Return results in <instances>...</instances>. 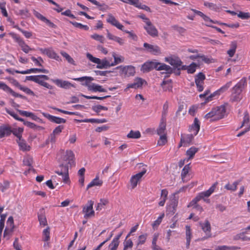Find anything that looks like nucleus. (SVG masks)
Instances as JSON below:
<instances>
[{
    "label": "nucleus",
    "mask_w": 250,
    "mask_h": 250,
    "mask_svg": "<svg viewBox=\"0 0 250 250\" xmlns=\"http://www.w3.org/2000/svg\"><path fill=\"white\" fill-rule=\"evenodd\" d=\"M166 61L175 67L178 68L182 65V62L180 59L176 57L166 58Z\"/></svg>",
    "instance_id": "obj_18"
},
{
    "label": "nucleus",
    "mask_w": 250,
    "mask_h": 250,
    "mask_svg": "<svg viewBox=\"0 0 250 250\" xmlns=\"http://www.w3.org/2000/svg\"><path fill=\"white\" fill-rule=\"evenodd\" d=\"M15 72L17 73L22 74H29L31 73H37V72H42L44 73H48L49 71L45 69H39V68H31L29 69H27L25 71H19L16 70Z\"/></svg>",
    "instance_id": "obj_26"
},
{
    "label": "nucleus",
    "mask_w": 250,
    "mask_h": 250,
    "mask_svg": "<svg viewBox=\"0 0 250 250\" xmlns=\"http://www.w3.org/2000/svg\"><path fill=\"white\" fill-rule=\"evenodd\" d=\"M238 184H239V182L235 181V182H233L232 185H230L229 183L227 184L225 186V188L228 190H231L232 191H234L236 190Z\"/></svg>",
    "instance_id": "obj_49"
},
{
    "label": "nucleus",
    "mask_w": 250,
    "mask_h": 250,
    "mask_svg": "<svg viewBox=\"0 0 250 250\" xmlns=\"http://www.w3.org/2000/svg\"><path fill=\"white\" fill-rule=\"evenodd\" d=\"M34 15L39 19L41 20L42 21L44 22L47 25L51 27H54L55 25L53 23H52L49 20L47 19L45 17L41 14L40 13L36 11H34L33 12Z\"/></svg>",
    "instance_id": "obj_29"
},
{
    "label": "nucleus",
    "mask_w": 250,
    "mask_h": 250,
    "mask_svg": "<svg viewBox=\"0 0 250 250\" xmlns=\"http://www.w3.org/2000/svg\"><path fill=\"white\" fill-rule=\"evenodd\" d=\"M93 205L94 202L92 200H89L86 205L83 207V212L84 213L85 218H90L94 216L95 212L93 208Z\"/></svg>",
    "instance_id": "obj_10"
},
{
    "label": "nucleus",
    "mask_w": 250,
    "mask_h": 250,
    "mask_svg": "<svg viewBox=\"0 0 250 250\" xmlns=\"http://www.w3.org/2000/svg\"><path fill=\"white\" fill-rule=\"evenodd\" d=\"M91 38L100 42L101 43H104V38L102 35H98L97 34H93L91 36Z\"/></svg>",
    "instance_id": "obj_59"
},
{
    "label": "nucleus",
    "mask_w": 250,
    "mask_h": 250,
    "mask_svg": "<svg viewBox=\"0 0 250 250\" xmlns=\"http://www.w3.org/2000/svg\"><path fill=\"white\" fill-rule=\"evenodd\" d=\"M200 129V123L197 118H195L194 123L190 128V131L191 134L196 136Z\"/></svg>",
    "instance_id": "obj_31"
},
{
    "label": "nucleus",
    "mask_w": 250,
    "mask_h": 250,
    "mask_svg": "<svg viewBox=\"0 0 250 250\" xmlns=\"http://www.w3.org/2000/svg\"><path fill=\"white\" fill-rule=\"evenodd\" d=\"M155 69L159 71L165 70L167 73H170L172 71V68L169 66L157 62H155Z\"/></svg>",
    "instance_id": "obj_27"
},
{
    "label": "nucleus",
    "mask_w": 250,
    "mask_h": 250,
    "mask_svg": "<svg viewBox=\"0 0 250 250\" xmlns=\"http://www.w3.org/2000/svg\"><path fill=\"white\" fill-rule=\"evenodd\" d=\"M240 127H245V129L249 131L250 130V117L247 111L244 113L242 123Z\"/></svg>",
    "instance_id": "obj_23"
},
{
    "label": "nucleus",
    "mask_w": 250,
    "mask_h": 250,
    "mask_svg": "<svg viewBox=\"0 0 250 250\" xmlns=\"http://www.w3.org/2000/svg\"><path fill=\"white\" fill-rule=\"evenodd\" d=\"M237 16L242 19H248L250 18V14L248 12L240 11L237 14Z\"/></svg>",
    "instance_id": "obj_63"
},
{
    "label": "nucleus",
    "mask_w": 250,
    "mask_h": 250,
    "mask_svg": "<svg viewBox=\"0 0 250 250\" xmlns=\"http://www.w3.org/2000/svg\"><path fill=\"white\" fill-rule=\"evenodd\" d=\"M23 131V128L21 127H19L18 128L14 129L11 130V132L13 133L18 138V140H20L22 138V133Z\"/></svg>",
    "instance_id": "obj_44"
},
{
    "label": "nucleus",
    "mask_w": 250,
    "mask_h": 250,
    "mask_svg": "<svg viewBox=\"0 0 250 250\" xmlns=\"http://www.w3.org/2000/svg\"><path fill=\"white\" fill-rule=\"evenodd\" d=\"M17 142L20 150L23 151H29L30 150V146L27 145L25 141L23 139L21 138L20 140H17Z\"/></svg>",
    "instance_id": "obj_34"
},
{
    "label": "nucleus",
    "mask_w": 250,
    "mask_h": 250,
    "mask_svg": "<svg viewBox=\"0 0 250 250\" xmlns=\"http://www.w3.org/2000/svg\"><path fill=\"white\" fill-rule=\"evenodd\" d=\"M61 54L69 63L75 65V61L69 54L64 51H61Z\"/></svg>",
    "instance_id": "obj_50"
},
{
    "label": "nucleus",
    "mask_w": 250,
    "mask_h": 250,
    "mask_svg": "<svg viewBox=\"0 0 250 250\" xmlns=\"http://www.w3.org/2000/svg\"><path fill=\"white\" fill-rule=\"evenodd\" d=\"M106 21L108 22L115 26L119 29L124 31V26L121 24L112 15L109 14L108 15V18Z\"/></svg>",
    "instance_id": "obj_19"
},
{
    "label": "nucleus",
    "mask_w": 250,
    "mask_h": 250,
    "mask_svg": "<svg viewBox=\"0 0 250 250\" xmlns=\"http://www.w3.org/2000/svg\"><path fill=\"white\" fill-rule=\"evenodd\" d=\"M217 185V183H215L208 190L199 193L198 196L200 199L209 197L214 191Z\"/></svg>",
    "instance_id": "obj_20"
},
{
    "label": "nucleus",
    "mask_w": 250,
    "mask_h": 250,
    "mask_svg": "<svg viewBox=\"0 0 250 250\" xmlns=\"http://www.w3.org/2000/svg\"><path fill=\"white\" fill-rule=\"evenodd\" d=\"M31 59L37 66H42V63L43 62V60L41 57H39L38 58L32 57Z\"/></svg>",
    "instance_id": "obj_58"
},
{
    "label": "nucleus",
    "mask_w": 250,
    "mask_h": 250,
    "mask_svg": "<svg viewBox=\"0 0 250 250\" xmlns=\"http://www.w3.org/2000/svg\"><path fill=\"white\" fill-rule=\"evenodd\" d=\"M87 58L92 62L97 64V68L99 69L106 68L112 66L110 60L105 58L102 60L93 57L91 54L87 53Z\"/></svg>",
    "instance_id": "obj_4"
},
{
    "label": "nucleus",
    "mask_w": 250,
    "mask_h": 250,
    "mask_svg": "<svg viewBox=\"0 0 250 250\" xmlns=\"http://www.w3.org/2000/svg\"><path fill=\"white\" fill-rule=\"evenodd\" d=\"M201 226L203 230L206 233L207 236L201 239L202 240L207 239L211 236L210 226L208 221H207L204 223H201Z\"/></svg>",
    "instance_id": "obj_25"
},
{
    "label": "nucleus",
    "mask_w": 250,
    "mask_h": 250,
    "mask_svg": "<svg viewBox=\"0 0 250 250\" xmlns=\"http://www.w3.org/2000/svg\"><path fill=\"white\" fill-rule=\"evenodd\" d=\"M42 114L45 117L47 118L48 120L56 124H60L62 123H65L66 122V120L63 118L55 117L43 112L42 113Z\"/></svg>",
    "instance_id": "obj_24"
},
{
    "label": "nucleus",
    "mask_w": 250,
    "mask_h": 250,
    "mask_svg": "<svg viewBox=\"0 0 250 250\" xmlns=\"http://www.w3.org/2000/svg\"><path fill=\"white\" fill-rule=\"evenodd\" d=\"M74 80L79 82H85L83 85H85L87 87L88 90L93 91L94 92H106V90L102 87V86L98 85L94 83H90V82L93 81L94 79L91 77H82L78 78L73 79Z\"/></svg>",
    "instance_id": "obj_3"
},
{
    "label": "nucleus",
    "mask_w": 250,
    "mask_h": 250,
    "mask_svg": "<svg viewBox=\"0 0 250 250\" xmlns=\"http://www.w3.org/2000/svg\"><path fill=\"white\" fill-rule=\"evenodd\" d=\"M11 132L9 126L0 127V138H3L5 135H9Z\"/></svg>",
    "instance_id": "obj_39"
},
{
    "label": "nucleus",
    "mask_w": 250,
    "mask_h": 250,
    "mask_svg": "<svg viewBox=\"0 0 250 250\" xmlns=\"http://www.w3.org/2000/svg\"><path fill=\"white\" fill-rule=\"evenodd\" d=\"M198 148L194 146L191 147L189 149H188L187 151L186 154L188 158L187 160L188 161L189 159L193 158L195 154L198 151Z\"/></svg>",
    "instance_id": "obj_40"
},
{
    "label": "nucleus",
    "mask_w": 250,
    "mask_h": 250,
    "mask_svg": "<svg viewBox=\"0 0 250 250\" xmlns=\"http://www.w3.org/2000/svg\"><path fill=\"white\" fill-rule=\"evenodd\" d=\"M120 70V74L124 77L133 76L135 73V68L132 66H118L116 68Z\"/></svg>",
    "instance_id": "obj_9"
},
{
    "label": "nucleus",
    "mask_w": 250,
    "mask_h": 250,
    "mask_svg": "<svg viewBox=\"0 0 250 250\" xmlns=\"http://www.w3.org/2000/svg\"><path fill=\"white\" fill-rule=\"evenodd\" d=\"M14 228V220L12 216H10L7 221V226L4 231L3 236L9 239Z\"/></svg>",
    "instance_id": "obj_11"
},
{
    "label": "nucleus",
    "mask_w": 250,
    "mask_h": 250,
    "mask_svg": "<svg viewBox=\"0 0 250 250\" xmlns=\"http://www.w3.org/2000/svg\"><path fill=\"white\" fill-rule=\"evenodd\" d=\"M92 110L96 112L97 113L99 114L101 110H107L108 108L106 106H104L101 105H97L92 106Z\"/></svg>",
    "instance_id": "obj_51"
},
{
    "label": "nucleus",
    "mask_w": 250,
    "mask_h": 250,
    "mask_svg": "<svg viewBox=\"0 0 250 250\" xmlns=\"http://www.w3.org/2000/svg\"><path fill=\"white\" fill-rule=\"evenodd\" d=\"M103 181L100 179L98 176L92 180L91 182L87 185V189L94 187H101L103 184Z\"/></svg>",
    "instance_id": "obj_36"
},
{
    "label": "nucleus",
    "mask_w": 250,
    "mask_h": 250,
    "mask_svg": "<svg viewBox=\"0 0 250 250\" xmlns=\"http://www.w3.org/2000/svg\"><path fill=\"white\" fill-rule=\"evenodd\" d=\"M128 138L138 139L141 137V133L139 131L131 130L127 135Z\"/></svg>",
    "instance_id": "obj_42"
},
{
    "label": "nucleus",
    "mask_w": 250,
    "mask_h": 250,
    "mask_svg": "<svg viewBox=\"0 0 250 250\" xmlns=\"http://www.w3.org/2000/svg\"><path fill=\"white\" fill-rule=\"evenodd\" d=\"M10 35L11 36L12 38L14 39L15 41L19 44V45L21 48L22 50L24 53H28L33 49L30 48L27 44H26L24 41L16 34L11 33L10 34Z\"/></svg>",
    "instance_id": "obj_7"
},
{
    "label": "nucleus",
    "mask_w": 250,
    "mask_h": 250,
    "mask_svg": "<svg viewBox=\"0 0 250 250\" xmlns=\"http://www.w3.org/2000/svg\"><path fill=\"white\" fill-rule=\"evenodd\" d=\"M189 164L187 165L184 167L181 173V177L182 179H184V178H185L187 174L188 173L189 171Z\"/></svg>",
    "instance_id": "obj_64"
},
{
    "label": "nucleus",
    "mask_w": 250,
    "mask_h": 250,
    "mask_svg": "<svg viewBox=\"0 0 250 250\" xmlns=\"http://www.w3.org/2000/svg\"><path fill=\"white\" fill-rule=\"evenodd\" d=\"M107 37L109 40L114 41L118 42L120 45H123L125 43V41L123 39L112 35L108 30H107Z\"/></svg>",
    "instance_id": "obj_32"
},
{
    "label": "nucleus",
    "mask_w": 250,
    "mask_h": 250,
    "mask_svg": "<svg viewBox=\"0 0 250 250\" xmlns=\"http://www.w3.org/2000/svg\"><path fill=\"white\" fill-rule=\"evenodd\" d=\"M17 14L23 17H28L29 16V11L27 9L19 10L17 12Z\"/></svg>",
    "instance_id": "obj_61"
},
{
    "label": "nucleus",
    "mask_w": 250,
    "mask_h": 250,
    "mask_svg": "<svg viewBox=\"0 0 250 250\" xmlns=\"http://www.w3.org/2000/svg\"><path fill=\"white\" fill-rule=\"evenodd\" d=\"M145 22L146 25L144 26V28L147 34L153 38L158 37V31L150 21L148 19H145Z\"/></svg>",
    "instance_id": "obj_6"
},
{
    "label": "nucleus",
    "mask_w": 250,
    "mask_h": 250,
    "mask_svg": "<svg viewBox=\"0 0 250 250\" xmlns=\"http://www.w3.org/2000/svg\"><path fill=\"white\" fill-rule=\"evenodd\" d=\"M108 203V200L106 199H101L100 202L98 203L96 207L97 210H101L104 206Z\"/></svg>",
    "instance_id": "obj_46"
},
{
    "label": "nucleus",
    "mask_w": 250,
    "mask_h": 250,
    "mask_svg": "<svg viewBox=\"0 0 250 250\" xmlns=\"http://www.w3.org/2000/svg\"><path fill=\"white\" fill-rule=\"evenodd\" d=\"M217 185V183H215L208 190L199 193L198 196L200 199L209 197L214 191Z\"/></svg>",
    "instance_id": "obj_22"
},
{
    "label": "nucleus",
    "mask_w": 250,
    "mask_h": 250,
    "mask_svg": "<svg viewBox=\"0 0 250 250\" xmlns=\"http://www.w3.org/2000/svg\"><path fill=\"white\" fill-rule=\"evenodd\" d=\"M237 42L235 41L232 42L230 45V49L228 51L227 53L230 57H232L235 52L237 48Z\"/></svg>",
    "instance_id": "obj_38"
},
{
    "label": "nucleus",
    "mask_w": 250,
    "mask_h": 250,
    "mask_svg": "<svg viewBox=\"0 0 250 250\" xmlns=\"http://www.w3.org/2000/svg\"><path fill=\"white\" fill-rule=\"evenodd\" d=\"M197 66V65L195 63H192L189 66L184 67L185 69H187L188 73H193L195 71Z\"/></svg>",
    "instance_id": "obj_54"
},
{
    "label": "nucleus",
    "mask_w": 250,
    "mask_h": 250,
    "mask_svg": "<svg viewBox=\"0 0 250 250\" xmlns=\"http://www.w3.org/2000/svg\"><path fill=\"white\" fill-rule=\"evenodd\" d=\"M144 47L145 48L146 51L153 55H157L161 53V51L160 47L156 45L144 43Z\"/></svg>",
    "instance_id": "obj_14"
},
{
    "label": "nucleus",
    "mask_w": 250,
    "mask_h": 250,
    "mask_svg": "<svg viewBox=\"0 0 250 250\" xmlns=\"http://www.w3.org/2000/svg\"><path fill=\"white\" fill-rule=\"evenodd\" d=\"M124 249L123 250H127L128 249H131L133 247V243L130 239H125L123 243Z\"/></svg>",
    "instance_id": "obj_48"
},
{
    "label": "nucleus",
    "mask_w": 250,
    "mask_h": 250,
    "mask_svg": "<svg viewBox=\"0 0 250 250\" xmlns=\"http://www.w3.org/2000/svg\"><path fill=\"white\" fill-rule=\"evenodd\" d=\"M146 239V234H142L138 237L137 243L136 244L137 246L144 244Z\"/></svg>",
    "instance_id": "obj_56"
},
{
    "label": "nucleus",
    "mask_w": 250,
    "mask_h": 250,
    "mask_svg": "<svg viewBox=\"0 0 250 250\" xmlns=\"http://www.w3.org/2000/svg\"><path fill=\"white\" fill-rule=\"evenodd\" d=\"M26 80L33 81L41 84L42 80L40 79L39 75L37 76H30L26 77Z\"/></svg>",
    "instance_id": "obj_47"
},
{
    "label": "nucleus",
    "mask_w": 250,
    "mask_h": 250,
    "mask_svg": "<svg viewBox=\"0 0 250 250\" xmlns=\"http://www.w3.org/2000/svg\"><path fill=\"white\" fill-rule=\"evenodd\" d=\"M154 68L155 69V61L148 62L142 66L141 70L144 72H146Z\"/></svg>",
    "instance_id": "obj_28"
},
{
    "label": "nucleus",
    "mask_w": 250,
    "mask_h": 250,
    "mask_svg": "<svg viewBox=\"0 0 250 250\" xmlns=\"http://www.w3.org/2000/svg\"><path fill=\"white\" fill-rule=\"evenodd\" d=\"M217 185V183H215L208 190L199 193L198 196L200 199L209 197L214 191Z\"/></svg>",
    "instance_id": "obj_21"
},
{
    "label": "nucleus",
    "mask_w": 250,
    "mask_h": 250,
    "mask_svg": "<svg viewBox=\"0 0 250 250\" xmlns=\"http://www.w3.org/2000/svg\"><path fill=\"white\" fill-rule=\"evenodd\" d=\"M23 162L25 165L31 167L33 163V158L27 156L24 158Z\"/></svg>",
    "instance_id": "obj_62"
},
{
    "label": "nucleus",
    "mask_w": 250,
    "mask_h": 250,
    "mask_svg": "<svg viewBox=\"0 0 250 250\" xmlns=\"http://www.w3.org/2000/svg\"><path fill=\"white\" fill-rule=\"evenodd\" d=\"M55 172L60 175H62L63 181L67 183L69 180L68 166H64L61 171H56Z\"/></svg>",
    "instance_id": "obj_30"
},
{
    "label": "nucleus",
    "mask_w": 250,
    "mask_h": 250,
    "mask_svg": "<svg viewBox=\"0 0 250 250\" xmlns=\"http://www.w3.org/2000/svg\"><path fill=\"white\" fill-rule=\"evenodd\" d=\"M63 129V126L62 125H58L56 127L49 136L48 139L46 141V143H48L50 142L52 144H54L56 142L57 136L62 132Z\"/></svg>",
    "instance_id": "obj_12"
},
{
    "label": "nucleus",
    "mask_w": 250,
    "mask_h": 250,
    "mask_svg": "<svg viewBox=\"0 0 250 250\" xmlns=\"http://www.w3.org/2000/svg\"><path fill=\"white\" fill-rule=\"evenodd\" d=\"M48 57L55 59L57 61L60 60L59 56L51 48H49L46 55Z\"/></svg>",
    "instance_id": "obj_45"
},
{
    "label": "nucleus",
    "mask_w": 250,
    "mask_h": 250,
    "mask_svg": "<svg viewBox=\"0 0 250 250\" xmlns=\"http://www.w3.org/2000/svg\"><path fill=\"white\" fill-rule=\"evenodd\" d=\"M145 83H146L145 80L141 78H136L133 83H129L127 85L126 88L125 89V91H127L129 88L137 89L141 88Z\"/></svg>",
    "instance_id": "obj_13"
},
{
    "label": "nucleus",
    "mask_w": 250,
    "mask_h": 250,
    "mask_svg": "<svg viewBox=\"0 0 250 250\" xmlns=\"http://www.w3.org/2000/svg\"><path fill=\"white\" fill-rule=\"evenodd\" d=\"M194 135L192 134H184L181 136V143H184V146L189 144L192 141Z\"/></svg>",
    "instance_id": "obj_35"
},
{
    "label": "nucleus",
    "mask_w": 250,
    "mask_h": 250,
    "mask_svg": "<svg viewBox=\"0 0 250 250\" xmlns=\"http://www.w3.org/2000/svg\"><path fill=\"white\" fill-rule=\"evenodd\" d=\"M50 239V229L47 227L43 231V240L45 242H47Z\"/></svg>",
    "instance_id": "obj_53"
},
{
    "label": "nucleus",
    "mask_w": 250,
    "mask_h": 250,
    "mask_svg": "<svg viewBox=\"0 0 250 250\" xmlns=\"http://www.w3.org/2000/svg\"><path fill=\"white\" fill-rule=\"evenodd\" d=\"M62 160L63 163L60 166L62 167L64 166H68V167H71L75 165V155L71 150H67L64 152L62 156Z\"/></svg>",
    "instance_id": "obj_5"
},
{
    "label": "nucleus",
    "mask_w": 250,
    "mask_h": 250,
    "mask_svg": "<svg viewBox=\"0 0 250 250\" xmlns=\"http://www.w3.org/2000/svg\"><path fill=\"white\" fill-rule=\"evenodd\" d=\"M205 79V76L202 73H198L195 77V82L199 91L203 90V84Z\"/></svg>",
    "instance_id": "obj_17"
},
{
    "label": "nucleus",
    "mask_w": 250,
    "mask_h": 250,
    "mask_svg": "<svg viewBox=\"0 0 250 250\" xmlns=\"http://www.w3.org/2000/svg\"><path fill=\"white\" fill-rule=\"evenodd\" d=\"M129 4L133 5L140 9H144L147 11H150L149 7L146 6V5H142L139 2L138 0H131Z\"/></svg>",
    "instance_id": "obj_37"
},
{
    "label": "nucleus",
    "mask_w": 250,
    "mask_h": 250,
    "mask_svg": "<svg viewBox=\"0 0 250 250\" xmlns=\"http://www.w3.org/2000/svg\"><path fill=\"white\" fill-rule=\"evenodd\" d=\"M246 83V78H243L232 87L230 96L231 101L235 102L240 101L241 100V93Z\"/></svg>",
    "instance_id": "obj_2"
},
{
    "label": "nucleus",
    "mask_w": 250,
    "mask_h": 250,
    "mask_svg": "<svg viewBox=\"0 0 250 250\" xmlns=\"http://www.w3.org/2000/svg\"><path fill=\"white\" fill-rule=\"evenodd\" d=\"M0 88L10 94H11L13 91V90L11 89L8 86H7L5 83L1 82H0Z\"/></svg>",
    "instance_id": "obj_60"
},
{
    "label": "nucleus",
    "mask_w": 250,
    "mask_h": 250,
    "mask_svg": "<svg viewBox=\"0 0 250 250\" xmlns=\"http://www.w3.org/2000/svg\"><path fill=\"white\" fill-rule=\"evenodd\" d=\"M245 234L246 233H244V231L236 234L234 236V240H242L243 241H250V237H248L247 236H245Z\"/></svg>",
    "instance_id": "obj_43"
},
{
    "label": "nucleus",
    "mask_w": 250,
    "mask_h": 250,
    "mask_svg": "<svg viewBox=\"0 0 250 250\" xmlns=\"http://www.w3.org/2000/svg\"><path fill=\"white\" fill-rule=\"evenodd\" d=\"M122 235V232L119 233L117 236H116L112 241L110 243L111 245L114 246V247H118L119 245V239Z\"/></svg>",
    "instance_id": "obj_57"
},
{
    "label": "nucleus",
    "mask_w": 250,
    "mask_h": 250,
    "mask_svg": "<svg viewBox=\"0 0 250 250\" xmlns=\"http://www.w3.org/2000/svg\"><path fill=\"white\" fill-rule=\"evenodd\" d=\"M70 22L75 27L83 29L84 30H88L89 29V27L86 25H83L80 23H78L77 22L70 21Z\"/></svg>",
    "instance_id": "obj_55"
},
{
    "label": "nucleus",
    "mask_w": 250,
    "mask_h": 250,
    "mask_svg": "<svg viewBox=\"0 0 250 250\" xmlns=\"http://www.w3.org/2000/svg\"><path fill=\"white\" fill-rule=\"evenodd\" d=\"M178 200L175 195L171 197L169 205L167 207V211L172 214H174L176 210V207L178 205Z\"/></svg>",
    "instance_id": "obj_15"
},
{
    "label": "nucleus",
    "mask_w": 250,
    "mask_h": 250,
    "mask_svg": "<svg viewBox=\"0 0 250 250\" xmlns=\"http://www.w3.org/2000/svg\"><path fill=\"white\" fill-rule=\"evenodd\" d=\"M232 83L229 81L225 85L222 86L220 89L215 91L214 93L210 95L209 96L207 97L206 100L209 101L211 100L212 98L216 95H220L226 92L231 85Z\"/></svg>",
    "instance_id": "obj_16"
},
{
    "label": "nucleus",
    "mask_w": 250,
    "mask_h": 250,
    "mask_svg": "<svg viewBox=\"0 0 250 250\" xmlns=\"http://www.w3.org/2000/svg\"><path fill=\"white\" fill-rule=\"evenodd\" d=\"M146 172V170L144 169L141 172L131 176L130 179V184L132 189H134L137 187L138 183L140 182L142 177Z\"/></svg>",
    "instance_id": "obj_8"
},
{
    "label": "nucleus",
    "mask_w": 250,
    "mask_h": 250,
    "mask_svg": "<svg viewBox=\"0 0 250 250\" xmlns=\"http://www.w3.org/2000/svg\"><path fill=\"white\" fill-rule=\"evenodd\" d=\"M226 112L225 106L221 105L212 108L209 112L205 115L204 118L210 121H216L223 118Z\"/></svg>",
    "instance_id": "obj_1"
},
{
    "label": "nucleus",
    "mask_w": 250,
    "mask_h": 250,
    "mask_svg": "<svg viewBox=\"0 0 250 250\" xmlns=\"http://www.w3.org/2000/svg\"><path fill=\"white\" fill-rule=\"evenodd\" d=\"M166 123L165 120L163 118L157 130V134L159 135H167L166 133Z\"/></svg>",
    "instance_id": "obj_33"
},
{
    "label": "nucleus",
    "mask_w": 250,
    "mask_h": 250,
    "mask_svg": "<svg viewBox=\"0 0 250 250\" xmlns=\"http://www.w3.org/2000/svg\"><path fill=\"white\" fill-rule=\"evenodd\" d=\"M160 138L158 141L157 145L160 146L165 145L167 142V135H159Z\"/></svg>",
    "instance_id": "obj_52"
},
{
    "label": "nucleus",
    "mask_w": 250,
    "mask_h": 250,
    "mask_svg": "<svg viewBox=\"0 0 250 250\" xmlns=\"http://www.w3.org/2000/svg\"><path fill=\"white\" fill-rule=\"evenodd\" d=\"M161 86L163 87L165 91H171L172 88V86L171 84V81L168 80L167 81H163L161 83Z\"/></svg>",
    "instance_id": "obj_41"
}]
</instances>
